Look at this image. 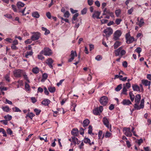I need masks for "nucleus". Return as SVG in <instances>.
<instances>
[{
    "label": "nucleus",
    "mask_w": 151,
    "mask_h": 151,
    "mask_svg": "<svg viewBox=\"0 0 151 151\" xmlns=\"http://www.w3.org/2000/svg\"><path fill=\"white\" fill-rule=\"evenodd\" d=\"M6 132L7 134L10 135H12L13 134V132L10 128H8L6 130Z\"/></svg>",
    "instance_id": "nucleus-49"
},
{
    "label": "nucleus",
    "mask_w": 151,
    "mask_h": 151,
    "mask_svg": "<svg viewBox=\"0 0 151 151\" xmlns=\"http://www.w3.org/2000/svg\"><path fill=\"white\" fill-rule=\"evenodd\" d=\"M112 135V134L111 133L109 132L108 131H107L106 132V133H105V134L104 135V137L106 138H109V137H111ZM104 137V134L103 135L102 138H103Z\"/></svg>",
    "instance_id": "nucleus-23"
},
{
    "label": "nucleus",
    "mask_w": 151,
    "mask_h": 151,
    "mask_svg": "<svg viewBox=\"0 0 151 151\" xmlns=\"http://www.w3.org/2000/svg\"><path fill=\"white\" fill-rule=\"evenodd\" d=\"M77 56V53L75 51L72 50L70 54V58L68 59V62H71L74 59L75 57Z\"/></svg>",
    "instance_id": "nucleus-9"
},
{
    "label": "nucleus",
    "mask_w": 151,
    "mask_h": 151,
    "mask_svg": "<svg viewBox=\"0 0 151 151\" xmlns=\"http://www.w3.org/2000/svg\"><path fill=\"white\" fill-rule=\"evenodd\" d=\"M102 58V57L100 55H98L95 57V59L97 61L101 60Z\"/></svg>",
    "instance_id": "nucleus-47"
},
{
    "label": "nucleus",
    "mask_w": 151,
    "mask_h": 151,
    "mask_svg": "<svg viewBox=\"0 0 151 151\" xmlns=\"http://www.w3.org/2000/svg\"><path fill=\"white\" fill-rule=\"evenodd\" d=\"M4 117V119H5L7 121H10L12 119V116L9 115L5 116Z\"/></svg>",
    "instance_id": "nucleus-37"
},
{
    "label": "nucleus",
    "mask_w": 151,
    "mask_h": 151,
    "mask_svg": "<svg viewBox=\"0 0 151 151\" xmlns=\"http://www.w3.org/2000/svg\"><path fill=\"white\" fill-rule=\"evenodd\" d=\"M142 50L139 47H138L135 50V51L137 52L138 54H139L140 53V52H141Z\"/></svg>",
    "instance_id": "nucleus-51"
},
{
    "label": "nucleus",
    "mask_w": 151,
    "mask_h": 151,
    "mask_svg": "<svg viewBox=\"0 0 151 151\" xmlns=\"http://www.w3.org/2000/svg\"><path fill=\"white\" fill-rule=\"evenodd\" d=\"M103 122L104 124L105 125L107 128L111 129V125H109V122L107 118L104 117L103 118Z\"/></svg>",
    "instance_id": "nucleus-11"
},
{
    "label": "nucleus",
    "mask_w": 151,
    "mask_h": 151,
    "mask_svg": "<svg viewBox=\"0 0 151 151\" xmlns=\"http://www.w3.org/2000/svg\"><path fill=\"white\" fill-rule=\"evenodd\" d=\"M93 0H88V3L89 6L92 5L93 4Z\"/></svg>",
    "instance_id": "nucleus-59"
},
{
    "label": "nucleus",
    "mask_w": 151,
    "mask_h": 151,
    "mask_svg": "<svg viewBox=\"0 0 151 151\" xmlns=\"http://www.w3.org/2000/svg\"><path fill=\"white\" fill-rule=\"evenodd\" d=\"M71 132L73 135L74 136H77L78 134L79 131L77 128H74L71 131Z\"/></svg>",
    "instance_id": "nucleus-12"
},
{
    "label": "nucleus",
    "mask_w": 151,
    "mask_h": 151,
    "mask_svg": "<svg viewBox=\"0 0 151 151\" xmlns=\"http://www.w3.org/2000/svg\"><path fill=\"white\" fill-rule=\"evenodd\" d=\"M33 54V52L32 51H30L29 52H26V54L25 55V57L28 58V56L32 55Z\"/></svg>",
    "instance_id": "nucleus-36"
},
{
    "label": "nucleus",
    "mask_w": 151,
    "mask_h": 151,
    "mask_svg": "<svg viewBox=\"0 0 151 151\" xmlns=\"http://www.w3.org/2000/svg\"><path fill=\"white\" fill-rule=\"evenodd\" d=\"M34 111L36 113V115H39L41 112L40 110L36 109H35Z\"/></svg>",
    "instance_id": "nucleus-54"
},
{
    "label": "nucleus",
    "mask_w": 151,
    "mask_h": 151,
    "mask_svg": "<svg viewBox=\"0 0 151 151\" xmlns=\"http://www.w3.org/2000/svg\"><path fill=\"white\" fill-rule=\"evenodd\" d=\"M50 102V101L49 99H46L42 102V104L45 106H47L49 104Z\"/></svg>",
    "instance_id": "nucleus-16"
},
{
    "label": "nucleus",
    "mask_w": 151,
    "mask_h": 151,
    "mask_svg": "<svg viewBox=\"0 0 151 151\" xmlns=\"http://www.w3.org/2000/svg\"><path fill=\"white\" fill-rule=\"evenodd\" d=\"M35 116V114H33L32 112L29 113L27 115L26 117L27 116V117H29V118H30L31 119H32L33 117Z\"/></svg>",
    "instance_id": "nucleus-32"
},
{
    "label": "nucleus",
    "mask_w": 151,
    "mask_h": 151,
    "mask_svg": "<svg viewBox=\"0 0 151 151\" xmlns=\"http://www.w3.org/2000/svg\"><path fill=\"white\" fill-rule=\"evenodd\" d=\"M122 84H119L115 88V91H119L122 88Z\"/></svg>",
    "instance_id": "nucleus-40"
},
{
    "label": "nucleus",
    "mask_w": 151,
    "mask_h": 151,
    "mask_svg": "<svg viewBox=\"0 0 151 151\" xmlns=\"http://www.w3.org/2000/svg\"><path fill=\"white\" fill-rule=\"evenodd\" d=\"M104 32L106 34V37H108L112 34L113 30L111 28L108 27L104 30Z\"/></svg>",
    "instance_id": "nucleus-5"
},
{
    "label": "nucleus",
    "mask_w": 151,
    "mask_h": 151,
    "mask_svg": "<svg viewBox=\"0 0 151 151\" xmlns=\"http://www.w3.org/2000/svg\"><path fill=\"white\" fill-rule=\"evenodd\" d=\"M108 99L106 96H103L100 99L99 101L100 103L102 105H106L108 102Z\"/></svg>",
    "instance_id": "nucleus-7"
},
{
    "label": "nucleus",
    "mask_w": 151,
    "mask_h": 151,
    "mask_svg": "<svg viewBox=\"0 0 151 151\" xmlns=\"http://www.w3.org/2000/svg\"><path fill=\"white\" fill-rule=\"evenodd\" d=\"M41 53L43 54L45 56H50L52 54L51 50L48 47H46L41 51Z\"/></svg>",
    "instance_id": "nucleus-2"
},
{
    "label": "nucleus",
    "mask_w": 151,
    "mask_h": 151,
    "mask_svg": "<svg viewBox=\"0 0 151 151\" xmlns=\"http://www.w3.org/2000/svg\"><path fill=\"white\" fill-rule=\"evenodd\" d=\"M79 132L81 135H83L84 133V129L82 128H81L79 130Z\"/></svg>",
    "instance_id": "nucleus-55"
},
{
    "label": "nucleus",
    "mask_w": 151,
    "mask_h": 151,
    "mask_svg": "<svg viewBox=\"0 0 151 151\" xmlns=\"http://www.w3.org/2000/svg\"><path fill=\"white\" fill-rule=\"evenodd\" d=\"M90 123L89 120L88 119H86L83 121V126L86 127L88 126Z\"/></svg>",
    "instance_id": "nucleus-26"
},
{
    "label": "nucleus",
    "mask_w": 151,
    "mask_h": 151,
    "mask_svg": "<svg viewBox=\"0 0 151 151\" xmlns=\"http://www.w3.org/2000/svg\"><path fill=\"white\" fill-rule=\"evenodd\" d=\"M41 29L42 30L45 31V32L44 33V34L45 35H46L50 33V31L49 30L47 29L46 28L44 27H42Z\"/></svg>",
    "instance_id": "nucleus-27"
},
{
    "label": "nucleus",
    "mask_w": 151,
    "mask_h": 151,
    "mask_svg": "<svg viewBox=\"0 0 151 151\" xmlns=\"http://www.w3.org/2000/svg\"><path fill=\"white\" fill-rule=\"evenodd\" d=\"M145 24L144 19L142 18H141L140 20L138 22L136 23V24L139 25V27H141Z\"/></svg>",
    "instance_id": "nucleus-15"
},
{
    "label": "nucleus",
    "mask_w": 151,
    "mask_h": 151,
    "mask_svg": "<svg viewBox=\"0 0 151 151\" xmlns=\"http://www.w3.org/2000/svg\"><path fill=\"white\" fill-rule=\"evenodd\" d=\"M122 34L121 31L120 30L116 31L114 34V39L116 40L119 39Z\"/></svg>",
    "instance_id": "nucleus-10"
},
{
    "label": "nucleus",
    "mask_w": 151,
    "mask_h": 151,
    "mask_svg": "<svg viewBox=\"0 0 151 151\" xmlns=\"http://www.w3.org/2000/svg\"><path fill=\"white\" fill-rule=\"evenodd\" d=\"M122 48V47H121L115 50L114 53L116 56H118L119 55L120 51Z\"/></svg>",
    "instance_id": "nucleus-21"
},
{
    "label": "nucleus",
    "mask_w": 151,
    "mask_h": 151,
    "mask_svg": "<svg viewBox=\"0 0 151 151\" xmlns=\"http://www.w3.org/2000/svg\"><path fill=\"white\" fill-rule=\"evenodd\" d=\"M25 88L26 91H29L30 89V86L29 84L27 83H25Z\"/></svg>",
    "instance_id": "nucleus-48"
},
{
    "label": "nucleus",
    "mask_w": 151,
    "mask_h": 151,
    "mask_svg": "<svg viewBox=\"0 0 151 151\" xmlns=\"http://www.w3.org/2000/svg\"><path fill=\"white\" fill-rule=\"evenodd\" d=\"M136 142L139 145H140L143 142V140L142 139H139L137 141H136Z\"/></svg>",
    "instance_id": "nucleus-56"
},
{
    "label": "nucleus",
    "mask_w": 151,
    "mask_h": 151,
    "mask_svg": "<svg viewBox=\"0 0 151 151\" xmlns=\"http://www.w3.org/2000/svg\"><path fill=\"white\" fill-rule=\"evenodd\" d=\"M83 142L85 143H88L89 144L91 142V141L89 139L85 138L84 139Z\"/></svg>",
    "instance_id": "nucleus-46"
},
{
    "label": "nucleus",
    "mask_w": 151,
    "mask_h": 151,
    "mask_svg": "<svg viewBox=\"0 0 151 151\" xmlns=\"http://www.w3.org/2000/svg\"><path fill=\"white\" fill-rule=\"evenodd\" d=\"M4 78L6 80L7 82H9L10 81V77L9 75H6L4 76Z\"/></svg>",
    "instance_id": "nucleus-45"
},
{
    "label": "nucleus",
    "mask_w": 151,
    "mask_h": 151,
    "mask_svg": "<svg viewBox=\"0 0 151 151\" xmlns=\"http://www.w3.org/2000/svg\"><path fill=\"white\" fill-rule=\"evenodd\" d=\"M13 111L15 112H21V111L18 108L15 107L12 108Z\"/></svg>",
    "instance_id": "nucleus-39"
},
{
    "label": "nucleus",
    "mask_w": 151,
    "mask_h": 151,
    "mask_svg": "<svg viewBox=\"0 0 151 151\" xmlns=\"http://www.w3.org/2000/svg\"><path fill=\"white\" fill-rule=\"evenodd\" d=\"M31 99L33 103H34L37 101V100L35 97H32Z\"/></svg>",
    "instance_id": "nucleus-60"
},
{
    "label": "nucleus",
    "mask_w": 151,
    "mask_h": 151,
    "mask_svg": "<svg viewBox=\"0 0 151 151\" xmlns=\"http://www.w3.org/2000/svg\"><path fill=\"white\" fill-rule=\"evenodd\" d=\"M48 90L50 92L54 93L55 91V88L54 87L50 86L48 88Z\"/></svg>",
    "instance_id": "nucleus-30"
},
{
    "label": "nucleus",
    "mask_w": 151,
    "mask_h": 151,
    "mask_svg": "<svg viewBox=\"0 0 151 151\" xmlns=\"http://www.w3.org/2000/svg\"><path fill=\"white\" fill-rule=\"evenodd\" d=\"M133 90L135 91H140V87L136 84H134L132 85Z\"/></svg>",
    "instance_id": "nucleus-17"
},
{
    "label": "nucleus",
    "mask_w": 151,
    "mask_h": 151,
    "mask_svg": "<svg viewBox=\"0 0 151 151\" xmlns=\"http://www.w3.org/2000/svg\"><path fill=\"white\" fill-rule=\"evenodd\" d=\"M43 54L41 53V52L40 53V54L37 55L38 58L41 60H42L45 58V57L42 55Z\"/></svg>",
    "instance_id": "nucleus-35"
},
{
    "label": "nucleus",
    "mask_w": 151,
    "mask_h": 151,
    "mask_svg": "<svg viewBox=\"0 0 151 151\" xmlns=\"http://www.w3.org/2000/svg\"><path fill=\"white\" fill-rule=\"evenodd\" d=\"M40 36V34L38 32H34L31 37V39L33 41L38 40Z\"/></svg>",
    "instance_id": "nucleus-8"
},
{
    "label": "nucleus",
    "mask_w": 151,
    "mask_h": 151,
    "mask_svg": "<svg viewBox=\"0 0 151 151\" xmlns=\"http://www.w3.org/2000/svg\"><path fill=\"white\" fill-rule=\"evenodd\" d=\"M121 45V43L119 41H116L114 44V48L115 49L117 48L118 47Z\"/></svg>",
    "instance_id": "nucleus-28"
},
{
    "label": "nucleus",
    "mask_w": 151,
    "mask_h": 151,
    "mask_svg": "<svg viewBox=\"0 0 151 151\" xmlns=\"http://www.w3.org/2000/svg\"><path fill=\"white\" fill-rule=\"evenodd\" d=\"M95 4L96 6L98 7H99L100 6V4L99 3V2L98 1H96L95 2Z\"/></svg>",
    "instance_id": "nucleus-63"
},
{
    "label": "nucleus",
    "mask_w": 151,
    "mask_h": 151,
    "mask_svg": "<svg viewBox=\"0 0 151 151\" xmlns=\"http://www.w3.org/2000/svg\"><path fill=\"white\" fill-rule=\"evenodd\" d=\"M93 113L94 114L96 115H99L100 112L99 109L98 108H97L94 109L93 110Z\"/></svg>",
    "instance_id": "nucleus-29"
},
{
    "label": "nucleus",
    "mask_w": 151,
    "mask_h": 151,
    "mask_svg": "<svg viewBox=\"0 0 151 151\" xmlns=\"http://www.w3.org/2000/svg\"><path fill=\"white\" fill-rule=\"evenodd\" d=\"M32 71L33 73L35 74H37L39 72V69L37 67L33 68L32 69Z\"/></svg>",
    "instance_id": "nucleus-38"
},
{
    "label": "nucleus",
    "mask_w": 151,
    "mask_h": 151,
    "mask_svg": "<svg viewBox=\"0 0 151 151\" xmlns=\"http://www.w3.org/2000/svg\"><path fill=\"white\" fill-rule=\"evenodd\" d=\"M141 96L140 94H138L136 95L135 99V104L134 106V108L133 110H140L141 109H143L144 107V99H142L141 101L140 104L139 106V105L140 102Z\"/></svg>",
    "instance_id": "nucleus-1"
},
{
    "label": "nucleus",
    "mask_w": 151,
    "mask_h": 151,
    "mask_svg": "<svg viewBox=\"0 0 151 151\" xmlns=\"http://www.w3.org/2000/svg\"><path fill=\"white\" fill-rule=\"evenodd\" d=\"M125 84H123L124 87L122 90V93L127 95V90L126 87H125Z\"/></svg>",
    "instance_id": "nucleus-31"
},
{
    "label": "nucleus",
    "mask_w": 151,
    "mask_h": 151,
    "mask_svg": "<svg viewBox=\"0 0 151 151\" xmlns=\"http://www.w3.org/2000/svg\"><path fill=\"white\" fill-rule=\"evenodd\" d=\"M70 15V13L68 11H66L64 14V16L65 17L68 18Z\"/></svg>",
    "instance_id": "nucleus-52"
},
{
    "label": "nucleus",
    "mask_w": 151,
    "mask_h": 151,
    "mask_svg": "<svg viewBox=\"0 0 151 151\" xmlns=\"http://www.w3.org/2000/svg\"><path fill=\"white\" fill-rule=\"evenodd\" d=\"M129 95L131 101H134V96L132 92H130L129 93Z\"/></svg>",
    "instance_id": "nucleus-34"
},
{
    "label": "nucleus",
    "mask_w": 151,
    "mask_h": 151,
    "mask_svg": "<svg viewBox=\"0 0 151 151\" xmlns=\"http://www.w3.org/2000/svg\"><path fill=\"white\" fill-rule=\"evenodd\" d=\"M121 13V10L120 9L116 10L115 11V13L116 16L118 17L120 15Z\"/></svg>",
    "instance_id": "nucleus-42"
},
{
    "label": "nucleus",
    "mask_w": 151,
    "mask_h": 151,
    "mask_svg": "<svg viewBox=\"0 0 151 151\" xmlns=\"http://www.w3.org/2000/svg\"><path fill=\"white\" fill-rule=\"evenodd\" d=\"M92 127L91 126H89L88 127V133L90 134H92L93 135L94 134L92 133Z\"/></svg>",
    "instance_id": "nucleus-44"
},
{
    "label": "nucleus",
    "mask_w": 151,
    "mask_h": 151,
    "mask_svg": "<svg viewBox=\"0 0 151 151\" xmlns=\"http://www.w3.org/2000/svg\"><path fill=\"white\" fill-rule=\"evenodd\" d=\"M2 109L5 111L8 112L9 111V108L8 106H6L2 108Z\"/></svg>",
    "instance_id": "nucleus-41"
},
{
    "label": "nucleus",
    "mask_w": 151,
    "mask_h": 151,
    "mask_svg": "<svg viewBox=\"0 0 151 151\" xmlns=\"http://www.w3.org/2000/svg\"><path fill=\"white\" fill-rule=\"evenodd\" d=\"M125 84V87H126V88L127 87V88H129L131 87V84L129 82L126 83Z\"/></svg>",
    "instance_id": "nucleus-62"
},
{
    "label": "nucleus",
    "mask_w": 151,
    "mask_h": 151,
    "mask_svg": "<svg viewBox=\"0 0 151 151\" xmlns=\"http://www.w3.org/2000/svg\"><path fill=\"white\" fill-rule=\"evenodd\" d=\"M142 83L145 86H150V85L151 82L147 80H142Z\"/></svg>",
    "instance_id": "nucleus-19"
},
{
    "label": "nucleus",
    "mask_w": 151,
    "mask_h": 151,
    "mask_svg": "<svg viewBox=\"0 0 151 151\" xmlns=\"http://www.w3.org/2000/svg\"><path fill=\"white\" fill-rule=\"evenodd\" d=\"M121 21L122 20L121 19H117L116 20L115 23L116 24L118 25L120 24Z\"/></svg>",
    "instance_id": "nucleus-58"
},
{
    "label": "nucleus",
    "mask_w": 151,
    "mask_h": 151,
    "mask_svg": "<svg viewBox=\"0 0 151 151\" xmlns=\"http://www.w3.org/2000/svg\"><path fill=\"white\" fill-rule=\"evenodd\" d=\"M100 14V12L99 11H95L94 13L93 14L92 17L95 19L96 17L97 16H99Z\"/></svg>",
    "instance_id": "nucleus-24"
},
{
    "label": "nucleus",
    "mask_w": 151,
    "mask_h": 151,
    "mask_svg": "<svg viewBox=\"0 0 151 151\" xmlns=\"http://www.w3.org/2000/svg\"><path fill=\"white\" fill-rule=\"evenodd\" d=\"M53 62V60L51 58H49L46 60V63L48 65L50 68H52V64Z\"/></svg>",
    "instance_id": "nucleus-13"
},
{
    "label": "nucleus",
    "mask_w": 151,
    "mask_h": 151,
    "mask_svg": "<svg viewBox=\"0 0 151 151\" xmlns=\"http://www.w3.org/2000/svg\"><path fill=\"white\" fill-rule=\"evenodd\" d=\"M101 21L102 24L106 23L108 22V20L106 19H102Z\"/></svg>",
    "instance_id": "nucleus-57"
},
{
    "label": "nucleus",
    "mask_w": 151,
    "mask_h": 151,
    "mask_svg": "<svg viewBox=\"0 0 151 151\" xmlns=\"http://www.w3.org/2000/svg\"><path fill=\"white\" fill-rule=\"evenodd\" d=\"M87 12V9L86 8H84L81 11V14L83 15L85 14Z\"/></svg>",
    "instance_id": "nucleus-53"
},
{
    "label": "nucleus",
    "mask_w": 151,
    "mask_h": 151,
    "mask_svg": "<svg viewBox=\"0 0 151 151\" xmlns=\"http://www.w3.org/2000/svg\"><path fill=\"white\" fill-rule=\"evenodd\" d=\"M122 65L123 67L126 68L127 66V63L126 61H124L122 63Z\"/></svg>",
    "instance_id": "nucleus-61"
},
{
    "label": "nucleus",
    "mask_w": 151,
    "mask_h": 151,
    "mask_svg": "<svg viewBox=\"0 0 151 151\" xmlns=\"http://www.w3.org/2000/svg\"><path fill=\"white\" fill-rule=\"evenodd\" d=\"M79 14L78 13H76V14H75L73 16V18H72V20L73 21H75L77 19V17L78 16Z\"/></svg>",
    "instance_id": "nucleus-43"
},
{
    "label": "nucleus",
    "mask_w": 151,
    "mask_h": 151,
    "mask_svg": "<svg viewBox=\"0 0 151 151\" xmlns=\"http://www.w3.org/2000/svg\"><path fill=\"white\" fill-rule=\"evenodd\" d=\"M71 138L73 140V142L75 144H79L80 142V141H79L78 140V139L76 137H72Z\"/></svg>",
    "instance_id": "nucleus-20"
},
{
    "label": "nucleus",
    "mask_w": 151,
    "mask_h": 151,
    "mask_svg": "<svg viewBox=\"0 0 151 151\" xmlns=\"http://www.w3.org/2000/svg\"><path fill=\"white\" fill-rule=\"evenodd\" d=\"M134 9L133 7H132L130 9L128 10V13L129 15L131 14L133 11Z\"/></svg>",
    "instance_id": "nucleus-50"
},
{
    "label": "nucleus",
    "mask_w": 151,
    "mask_h": 151,
    "mask_svg": "<svg viewBox=\"0 0 151 151\" xmlns=\"http://www.w3.org/2000/svg\"><path fill=\"white\" fill-rule=\"evenodd\" d=\"M23 74H22V75L23 76L24 78L28 83H29V81L27 77V75H26L25 72L24 71L23 72Z\"/></svg>",
    "instance_id": "nucleus-33"
},
{
    "label": "nucleus",
    "mask_w": 151,
    "mask_h": 151,
    "mask_svg": "<svg viewBox=\"0 0 151 151\" xmlns=\"http://www.w3.org/2000/svg\"><path fill=\"white\" fill-rule=\"evenodd\" d=\"M113 14V13L111 12L109 10H107V9L105 8L103 10V13L102 15L104 16L105 15H109L111 16Z\"/></svg>",
    "instance_id": "nucleus-14"
},
{
    "label": "nucleus",
    "mask_w": 151,
    "mask_h": 151,
    "mask_svg": "<svg viewBox=\"0 0 151 151\" xmlns=\"http://www.w3.org/2000/svg\"><path fill=\"white\" fill-rule=\"evenodd\" d=\"M32 16L36 18H39L40 17V14L37 12H35L32 13Z\"/></svg>",
    "instance_id": "nucleus-25"
},
{
    "label": "nucleus",
    "mask_w": 151,
    "mask_h": 151,
    "mask_svg": "<svg viewBox=\"0 0 151 151\" xmlns=\"http://www.w3.org/2000/svg\"><path fill=\"white\" fill-rule=\"evenodd\" d=\"M24 70L20 69L16 70L13 71L14 76L16 78H19L22 76V74H23Z\"/></svg>",
    "instance_id": "nucleus-4"
},
{
    "label": "nucleus",
    "mask_w": 151,
    "mask_h": 151,
    "mask_svg": "<svg viewBox=\"0 0 151 151\" xmlns=\"http://www.w3.org/2000/svg\"><path fill=\"white\" fill-rule=\"evenodd\" d=\"M17 6L19 9H20L22 7H23L24 6V4L21 2L19 1L17 2Z\"/></svg>",
    "instance_id": "nucleus-22"
},
{
    "label": "nucleus",
    "mask_w": 151,
    "mask_h": 151,
    "mask_svg": "<svg viewBox=\"0 0 151 151\" xmlns=\"http://www.w3.org/2000/svg\"><path fill=\"white\" fill-rule=\"evenodd\" d=\"M126 52L124 50H122L120 51V54L121 56H122L125 54Z\"/></svg>",
    "instance_id": "nucleus-64"
},
{
    "label": "nucleus",
    "mask_w": 151,
    "mask_h": 151,
    "mask_svg": "<svg viewBox=\"0 0 151 151\" xmlns=\"http://www.w3.org/2000/svg\"><path fill=\"white\" fill-rule=\"evenodd\" d=\"M123 130L124 134L127 137H131L132 136L130 128L124 127L123 128Z\"/></svg>",
    "instance_id": "nucleus-3"
},
{
    "label": "nucleus",
    "mask_w": 151,
    "mask_h": 151,
    "mask_svg": "<svg viewBox=\"0 0 151 151\" xmlns=\"http://www.w3.org/2000/svg\"><path fill=\"white\" fill-rule=\"evenodd\" d=\"M126 38L127 40V43L129 44L132 43L134 40V38L131 37L129 33H127L126 36Z\"/></svg>",
    "instance_id": "nucleus-6"
},
{
    "label": "nucleus",
    "mask_w": 151,
    "mask_h": 151,
    "mask_svg": "<svg viewBox=\"0 0 151 151\" xmlns=\"http://www.w3.org/2000/svg\"><path fill=\"white\" fill-rule=\"evenodd\" d=\"M122 103L124 105H129L131 104L132 103L128 99H124L122 102Z\"/></svg>",
    "instance_id": "nucleus-18"
}]
</instances>
